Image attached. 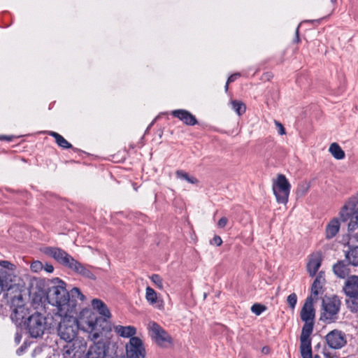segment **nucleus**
Masks as SVG:
<instances>
[{
	"label": "nucleus",
	"instance_id": "f257e3e1",
	"mask_svg": "<svg viewBox=\"0 0 358 358\" xmlns=\"http://www.w3.org/2000/svg\"><path fill=\"white\" fill-rule=\"evenodd\" d=\"M52 282V285L48 287L47 299L49 303L57 307V315L76 313L78 300L85 299L80 289L73 287L67 292L65 282L59 278L54 279Z\"/></svg>",
	"mask_w": 358,
	"mask_h": 358
},
{
	"label": "nucleus",
	"instance_id": "f03ea898",
	"mask_svg": "<svg viewBox=\"0 0 358 358\" xmlns=\"http://www.w3.org/2000/svg\"><path fill=\"white\" fill-rule=\"evenodd\" d=\"M92 306L94 310H97L105 318L90 316V319L82 321V325L85 331H90L89 337L90 339L96 341L100 337L101 334V331L98 328L99 323L102 320L106 321V319L110 318L111 314L106 305L100 299H94L92 301Z\"/></svg>",
	"mask_w": 358,
	"mask_h": 358
},
{
	"label": "nucleus",
	"instance_id": "7ed1b4c3",
	"mask_svg": "<svg viewBox=\"0 0 358 358\" xmlns=\"http://www.w3.org/2000/svg\"><path fill=\"white\" fill-rule=\"evenodd\" d=\"M53 320L52 316H45L36 312L28 317L24 322V325L32 338H38L41 336L46 329L56 325V322H54Z\"/></svg>",
	"mask_w": 358,
	"mask_h": 358
},
{
	"label": "nucleus",
	"instance_id": "20e7f679",
	"mask_svg": "<svg viewBox=\"0 0 358 358\" xmlns=\"http://www.w3.org/2000/svg\"><path fill=\"white\" fill-rule=\"evenodd\" d=\"M76 313H68L67 314H57L60 317L58 324V335L67 343L73 342L78 331V322L73 315Z\"/></svg>",
	"mask_w": 358,
	"mask_h": 358
},
{
	"label": "nucleus",
	"instance_id": "39448f33",
	"mask_svg": "<svg viewBox=\"0 0 358 358\" xmlns=\"http://www.w3.org/2000/svg\"><path fill=\"white\" fill-rule=\"evenodd\" d=\"M341 300L333 295L322 300L320 314V320L325 324L336 322L339 318V313L341 308Z\"/></svg>",
	"mask_w": 358,
	"mask_h": 358
},
{
	"label": "nucleus",
	"instance_id": "423d86ee",
	"mask_svg": "<svg viewBox=\"0 0 358 358\" xmlns=\"http://www.w3.org/2000/svg\"><path fill=\"white\" fill-rule=\"evenodd\" d=\"M357 203L358 197L352 196L349 199L340 212L341 219L343 222L350 220L348 229L350 232L358 228V207L356 208Z\"/></svg>",
	"mask_w": 358,
	"mask_h": 358
},
{
	"label": "nucleus",
	"instance_id": "0eeeda50",
	"mask_svg": "<svg viewBox=\"0 0 358 358\" xmlns=\"http://www.w3.org/2000/svg\"><path fill=\"white\" fill-rule=\"evenodd\" d=\"M291 185L286 177L280 174L278 176L276 182L273 186V194L279 203L286 204L290 192Z\"/></svg>",
	"mask_w": 358,
	"mask_h": 358
},
{
	"label": "nucleus",
	"instance_id": "6e6552de",
	"mask_svg": "<svg viewBox=\"0 0 358 358\" xmlns=\"http://www.w3.org/2000/svg\"><path fill=\"white\" fill-rule=\"evenodd\" d=\"M324 338L328 346L334 350H340L345 347L348 343L346 334L337 329L329 331Z\"/></svg>",
	"mask_w": 358,
	"mask_h": 358
},
{
	"label": "nucleus",
	"instance_id": "1a4fd4ad",
	"mask_svg": "<svg viewBox=\"0 0 358 358\" xmlns=\"http://www.w3.org/2000/svg\"><path fill=\"white\" fill-rule=\"evenodd\" d=\"M127 358H145V350L143 341L138 337H131L126 345Z\"/></svg>",
	"mask_w": 358,
	"mask_h": 358
},
{
	"label": "nucleus",
	"instance_id": "9d476101",
	"mask_svg": "<svg viewBox=\"0 0 358 358\" xmlns=\"http://www.w3.org/2000/svg\"><path fill=\"white\" fill-rule=\"evenodd\" d=\"M44 252L53 257L59 264L68 268H69V266L74 259V258L66 252L59 248L48 247L45 249Z\"/></svg>",
	"mask_w": 358,
	"mask_h": 358
},
{
	"label": "nucleus",
	"instance_id": "9b49d317",
	"mask_svg": "<svg viewBox=\"0 0 358 358\" xmlns=\"http://www.w3.org/2000/svg\"><path fill=\"white\" fill-rule=\"evenodd\" d=\"M151 336L159 345H164L165 343H171V336L157 323L152 322L149 324Z\"/></svg>",
	"mask_w": 358,
	"mask_h": 358
},
{
	"label": "nucleus",
	"instance_id": "f8f14e48",
	"mask_svg": "<svg viewBox=\"0 0 358 358\" xmlns=\"http://www.w3.org/2000/svg\"><path fill=\"white\" fill-rule=\"evenodd\" d=\"M108 350V345L103 341L94 342L85 355V358H105Z\"/></svg>",
	"mask_w": 358,
	"mask_h": 358
},
{
	"label": "nucleus",
	"instance_id": "ddd939ff",
	"mask_svg": "<svg viewBox=\"0 0 358 358\" xmlns=\"http://www.w3.org/2000/svg\"><path fill=\"white\" fill-rule=\"evenodd\" d=\"M314 300L312 296H308L301 310V319L306 323L307 322H314L315 315V310L313 307Z\"/></svg>",
	"mask_w": 358,
	"mask_h": 358
},
{
	"label": "nucleus",
	"instance_id": "4468645a",
	"mask_svg": "<svg viewBox=\"0 0 358 358\" xmlns=\"http://www.w3.org/2000/svg\"><path fill=\"white\" fill-rule=\"evenodd\" d=\"M91 268H92L91 266L84 265L74 259L73 262L69 266V268L73 271L76 273H78L83 277L94 280L96 278V276L91 271Z\"/></svg>",
	"mask_w": 358,
	"mask_h": 358
},
{
	"label": "nucleus",
	"instance_id": "2eb2a0df",
	"mask_svg": "<svg viewBox=\"0 0 358 358\" xmlns=\"http://www.w3.org/2000/svg\"><path fill=\"white\" fill-rule=\"evenodd\" d=\"M171 115L189 126H194L198 123L196 117L185 109L174 110L171 112Z\"/></svg>",
	"mask_w": 358,
	"mask_h": 358
},
{
	"label": "nucleus",
	"instance_id": "dca6fc26",
	"mask_svg": "<svg viewBox=\"0 0 358 358\" xmlns=\"http://www.w3.org/2000/svg\"><path fill=\"white\" fill-rule=\"evenodd\" d=\"M343 290L345 296L358 294V275L349 276L345 281Z\"/></svg>",
	"mask_w": 358,
	"mask_h": 358
},
{
	"label": "nucleus",
	"instance_id": "f3484780",
	"mask_svg": "<svg viewBox=\"0 0 358 358\" xmlns=\"http://www.w3.org/2000/svg\"><path fill=\"white\" fill-rule=\"evenodd\" d=\"M322 256L319 252L314 253L310 256L307 264V271L309 275L313 277L315 275L322 264Z\"/></svg>",
	"mask_w": 358,
	"mask_h": 358
},
{
	"label": "nucleus",
	"instance_id": "a211bd4d",
	"mask_svg": "<svg viewBox=\"0 0 358 358\" xmlns=\"http://www.w3.org/2000/svg\"><path fill=\"white\" fill-rule=\"evenodd\" d=\"M325 283V274L324 271H320L311 286V294L314 299H317L322 286Z\"/></svg>",
	"mask_w": 358,
	"mask_h": 358
},
{
	"label": "nucleus",
	"instance_id": "6ab92c4d",
	"mask_svg": "<svg viewBox=\"0 0 358 358\" xmlns=\"http://www.w3.org/2000/svg\"><path fill=\"white\" fill-rule=\"evenodd\" d=\"M334 274L340 278H345L350 272L349 266L343 260L338 261L333 266Z\"/></svg>",
	"mask_w": 358,
	"mask_h": 358
},
{
	"label": "nucleus",
	"instance_id": "aec40b11",
	"mask_svg": "<svg viewBox=\"0 0 358 358\" xmlns=\"http://www.w3.org/2000/svg\"><path fill=\"white\" fill-rule=\"evenodd\" d=\"M115 332L120 336L123 338L135 337L136 329L134 326H122L117 325L114 327Z\"/></svg>",
	"mask_w": 358,
	"mask_h": 358
},
{
	"label": "nucleus",
	"instance_id": "412c9836",
	"mask_svg": "<svg viewBox=\"0 0 358 358\" xmlns=\"http://www.w3.org/2000/svg\"><path fill=\"white\" fill-rule=\"evenodd\" d=\"M340 222L337 218L331 220L326 227L325 236L327 239L333 238L339 231Z\"/></svg>",
	"mask_w": 358,
	"mask_h": 358
},
{
	"label": "nucleus",
	"instance_id": "4be33fe9",
	"mask_svg": "<svg viewBox=\"0 0 358 358\" xmlns=\"http://www.w3.org/2000/svg\"><path fill=\"white\" fill-rule=\"evenodd\" d=\"M345 256L350 264L358 266V246H349L348 250L345 251Z\"/></svg>",
	"mask_w": 358,
	"mask_h": 358
},
{
	"label": "nucleus",
	"instance_id": "5701e85b",
	"mask_svg": "<svg viewBox=\"0 0 358 358\" xmlns=\"http://www.w3.org/2000/svg\"><path fill=\"white\" fill-rule=\"evenodd\" d=\"M314 322H305L300 336V342L310 341V336L313 332Z\"/></svg>",
	"mask_w": 358,
	"mask_h": 358
},
{
	"label": "nucleus",
	"instance_id": "b1692460",
	"mask_svg": "<svg viewBox=\"0 0 358 358\" xmlns=\"http://www.w3.org/2000/svg\"><path fill=\"white\" fill-rule=\"evenodd\" d=\"M48 134L55 139L57 144L64 148L69 149L72 148V145L68 142L62 135L55 131H49Z\"/></svg>",
	"mask_w": 358,
	"mask_h": 358
},
{
	"label": "nucleus",
	"instance_id": "393cba45",
	"mask_svg": "<svg viewBox=\"0 0 358 358\" xmlns=\"http://www.w3.org/2000/svg\"><path fill=\"white\" fill-rule=\"evenodd\" d=\"M345 303L348 308L352 313L358 312V294L346 296Z\"/></svg>",
	"mask_w": 358,
	"mask_h": 358
},
{
	"label": "nucleus",
	"instance_id": "a878e982",
	"mask_svg": "<svg viewBox=\"0 0 358 358\" xmlns=\"http://www.w3.org/2000/svg\"><path fill=\"white\" fill-rule=\"evenodd\" d=\"M329 151L331 155L336 159H343L345 158V152L336 143H333L330 145Z\"/></svg>",
	"mask_w": 358,
	"mask_h": 358
},
{
	"label": "nucleus",
	"instance_id": "bb28decb",
	"mask_svg": "<svg viewBox=\"0 0 358 358\" xmlns=\"http://www.w3.org/2000/svg\"><path fill=\"white\" fill-rule=\"evenodd\" d=\"M300 351L302 358H313L311 341L301 342Z\"/></svg>",
	"mask_w": 358,
	"mask_h": 358
},
{
	"label": "nucleus",
	"instance_id": "cd10ccee",
	"mask_svg": "<svg viewBox=\"0 0 358 358\" xmlns=\"http://www.w3.org/2000/svg\"><path fill=\"white\" fill-rule=\"evenodd\" d=\"M176 176L178 178L186 180L190 184H197L199 180L194 176H189L187 173L182 170H177Z\"/></svg>",
	"mask_w": 358,
	"mask_h": 358
},
{
	"label": "nucleus",
	"instance_id": "c85d7f7f",
	"mask_svg": "<svg viewBox=\"0 0 358 358\" xmlns=\"http://www.w3.org/2000/svg\"><path fill=\"white\" fill-rule=\"evenodd\" d=\"M145 299L150 305H154L157 301V295L156 292L150 287H147L145 289Z\"/></svg>",
	"mask_w": 358,
	"mask_h": 358
},
{
	"label": "nucleus",
	"instance_id": "c756f323",
	"mask_svg": "<svg viewBox=\"0 0 358 358\" xmlns=\"http://www.w3.org/2000/svg\"><path fill=\"white\" fill-rule=\"evenodd\" d=\"M232 109L238 115H243L246 110L245 105L241 101L233 100L231 102Z\"/></svg>",
	"mask_w": 358,
	"mask_h": 358
},
{
	"label": "nucleus",
	"instance_id": "7c9ffc66",
	"mask_svg": "<svg viewBox=\"0 0 358 358\" xmlns=\"http://www.w3.org/2000/svg\"><path fill=\"white\" fill-rule=\"evenodd\" d=\"M310 188L309 184L303 182L300 184L296 189V194L299 196H303L307 194Z\"/></svg>",
	"mask_w": 358,
	"mask_h": 358
},
{
	"label": "nucleus",
	"instance_id": "2f4dec72",
	"mask_svg": "<svg viewBox=\"0 0 358 358\" xmlns=\"http://www.w3.org/2000/svg\"><path fill=\"white\" fill-rule=\"evenodd\" d=\"M74 343H72V342L68 343L63 349V355L65 358L70 357L71 356V354L74 351Z\"/></svg>",
	"mask_w": 358,
	"mask_h": 358
},
{
	"label": "nucleus",
	"instance_id": "473e14b6",
	"mask_svg": "<svg viewBox=\"0 0 358 358\" xmlns=\"http://www.w3.org/2000/svg\"><path fill=\"white\" fill-rule=\"evenodd\" d=\"M24 310V308L23 306H20L15 308L11 315V318L13 320L15 319L17 321L20 320H23L24 315H22V313Z\"/></svg>",
	"mask_w": 358,
	"mask_h": 358
},
{
	"label": "nucleus",
	"instance_id": "72a5a7b5",
	"mask_svg": "<svg viewBox=\"0 0 358 358\" xmlns=\"http://www.w3.org/2000/svg\"><path fill=\"white\" fill-rule=\"evenodd\" d=\"M152 282L157 286L159 289H164L163 280L158 274H152L150 277Z\"/></svg>",
	"mask_w": 358,
	"mask_h": 358
},
{
	"label": "nucleus",
	"instance_id": "f704fd0d",
	"mask_svg": "<svg viewBox=\"0 0 358 358\" xmlns=\"http://www.w3.org/2000/svg\"><path fill=\"white\" fill-rule=\"evenodd\" d=\"M266 310V307L260 303H255L251 307V311L256 315H260Z\"/></svg>",
	"mask_w": 358,
	"mask_h": 358
},
{
	"label": "nucleus",
	"instance_id": "c9c22d12",
	"mask_svg": "<svg viewBox=\"0 0 358 358\" xmlns=\"http://www.w3.org/2000/svg\"><path fill=\"white\" fill-rule=\"evenodd\" d=\"M287 301L292 309H294L297 302V296L295 293H292L287 296Z\"/></svg>",
	"mask_w": 358,
	"mask_h": 358
},
{
	"label": "nucleus",
	"instance_id": "e433bc0d",
	"mask_svg": "<svg viewBox=\"0 0 358 358\" xmlns=\"http://www.w3.org/2000/svg\"><path fill=\"white\" fill-rule=\"evenodd\" d=\"M30 267L32 271L38 272L39 271L42 270L43 264L41 262L36 261L31 264Z\"/></svg>",
	"mask_w": 358,
	"mask_h": 358
},
{
	"label": "nucleus",
	"instance_id": "4c0bfd02",
	"mask_svg": "<svg viewBox=\"0 0 358 358\" xmlns=\"http://www.w3.org/2000/svg\"><path fill=\"white\" fill-rule=\"evenodd\" d=\"M275 124L278 129V134L280 135H284L286 134L284 126L280 122L275 120Z\"/></svg>",
	"mask_w": 358,
	"mask_h": 358
},
{
	"label": "nucleus",
	"instance_id": "58836bf2",
	"mask_svg": "<svg viewBox=\"0 0 358 358\" xmlns=\"http://www.w3.org/2000/svg\"><path fill=\"white\" fill-rule=\"evenodd\" d=\"M0 266L8 270H13L14 267L13 264L6 260L0 261Z\"/></svg>",
	"mask_w": 358,
	"mask_h": 358
},
{
	"label": "nucleus",
	"instance_id": "ea45409f",
	"mask_svg": "<svg viewBox=\"0 0 358 358\" xmlns=\"http://www.w3.org/2000/svg\"><path fill=\"white\" fill-rule=\"evenodd\" d=\"M210 243L212 245H215L217 246H220L222 243V240L219 236H215L210 241Z\"/></svg>",
	"mask_w": 358,
	"mask_h": 358
},
{
	"label": "nucleus",
	"instance_id": "a19ab883",
	"mask_svg": "<svg viewBox=\"0 0 358 358\" xmlns=\"http://www.w3.org/2000/svg\"><path fill=\"white\" fill-rule=\"evenodd\" d=\"M227 222H228L227 218L225 217H222L217 222V227L219 228H224L226 227Z\"/></svg>",
	"mask_w": 358,
	"mask_h": 358
},
{
	"label": "nucleus",
	"instance_id": "79ce46f5",
	"mask_svg": "<svg viewBox=\"0 0 358 358\" xmlns=\"http://www.w3.org/2000/svg\"><path fill=\"white\" fill-rule=\"evenodd\" d=\"M240 76H241V74L239 73H236L232 74L227 79L228 83L234 82Z\"/></svg>",
	"mask_w": 358,
	"mask_h": 358
},
{
	"label": "nucleus",
	"instance_id": "37998d69",
	"mask_svg": "<svg viewBox=\"0 0 358 358\" xmlns=\"http://www.w3.org/2000/svg\"><path fill=\"white\" fill-rule=\"evenodd\" d=\"M27 345L26 343H23L17 350L16 354L17 355H21L23 352L27 350Z\"/></svg>",
	"mask_w": 358,
	"mask_h": 358
},
{
	"label": "nucleus",
	"instance_id": "c03bdc74",
	"mask_svg": "<svg viewBox=\"0 0 358 358\" xmlns=\"http://www.w3.org/2000/svg\"><path fill=\"white\" fill-rule=\"evenodd\" d=\"M13 138H14L13 136H6V135L0 136V140H1V141L5 140V141H11L13 139Z\"/></svg>",
	"mask_w": 358,
	"mask_h": 358
},
{
	"label": "nucleus",
	"instance_id": "a18cd8bd",
	"mask_svg": "<svg viewBox=\"0 0 358 358\" xmlns=\"http://www.w3.org/2000/svg\"><path fill=\"white\" fill-rule=\"evenodd\" d=\"M323 354H324V358H338L336 355H332L329 352L324 351Z\"/></svg>",
	"mask_w": 358,
	"mask_h": 358
},
{
	"label": "nucleus",
	"instance_id": "49530a36",
	"mask_svg": "<svg viewBox=\"0 0 358 358\" xmlns=\"http://www.w3.org/2000/svg\"><path fill=\"white\" fill-rule=\"evenodd\" d=\"M44 269L48 273H52L54 270V267L51 264H46Z\"/></svg>",
	"mask_w": 358,
	"mask_h": 358
},
{
	"label": "nucleus",
	"instance_id": "de8ad7c7",
	"mask_svg": "<svg viewBox=\"0 0 358 358\" xmlns=\"http://www.w3.org/2000/svg\"><path fill=\"white\" fill-rule=\"evenodd\" d=\"M262 352L264 355H268L270 352V348L268 346H264L262 349Z\"/></svg>",
	"mask_w": 358,
	"mask_h": 358
},
{
	"label": "nucleus",
	"instance_id": "09e8293b",
	"mask_svg": "<svg viewBox=\"0 0 358 358\" xmlns=\"http://www.w3.org/2000/svg\"><path fill=\"white\" fill-rule=\"evenodd\" d=\"M299 27H298L296 29V38L294 39V42H296V43H299L300 41V38L299 36Z\"/></svg>",
	"mask_w": 358,
	"mask_h": 358
},
{
	"label": "nucleus",
	"instance_id": "8fccbe9b",
	"mask_svg": "<svg viewBox=\"0 0 358 358\" xmlns=\"http://www.w3.org/2000/svg\"><path fill=\"white\" fill-rule=\"evenodd\" d=\"M15 342L18 344L21 340V336L19 334H16L15 338Z\"/></svg>",
	"mask_w": 358,
	"mask_h": 358
},
{
	"label": "nucleus",
	"instance_id": "3c124183",
	"mask_svg": "<svg viewBox=\"0 0 358 358\" xmlns=\"http://www.w3.org/2000/svg\"><path fill=\"white\" fill-rule=\"evenodd\" d=\"M229 85V83H228V80H227L226 83L225 87H224L226 92L228 90Z\"/></svg>",
	"mask_w": 358,
	"mask_h": 358
},
{
	"label": "nucleus",
	"instance_id": "603ef678",
	"mask_svg": "<svg viewBox=\"0 0 358 358\" xmlns=\"http://www.w3.org/2000/svg\"><path fill=\"white\" fill-rule=\"evenodd\" d=\"M112 358H124V357H123V356H118V355H116L115 357H112Z\"/></svg>",
	"mask_w": 358,
	"mask_h": 358
},
{
	"label": "nucleus",
	"instance_id": "864d4df0",
	"mask_svg": "<svg viewBox=\"0 0 358 358\" xmlns=\"http://www.w3.org/2000/svg\"><path fill=\"white\" fill-rule=\"evenodd\" d=\"M313 358H321L320 355H315Z\"/></svg>",
	"mask_w": 358,
	"mask_h": 358
},
{
	"label": "nucleus",
	"instance_id": "5fc2aeb1",
	"mask_svg": "<svg viewBox=\"0 0 358 358\" xmlns=\"http://www.w3.org/2000/svg\"><path fill=\"white\" fill-rule=\"evenodd\" d=\"M333 3L336 2V0H330Z\"/></svg>",
	"mask_w": 358,
	"mask_h": 358
}]
</instances>
